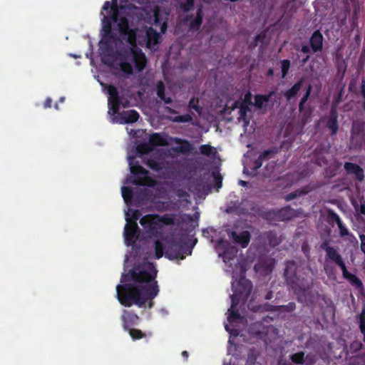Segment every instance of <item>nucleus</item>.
Instances as JSON below:
<instances>
[{
    "label": "nucleus",
    "instance_id": "37",
    "mask_svg": "<svg viewBox=\"0 0 365 365\" xmlns=\"http://www.w3.org/2000/svg\"><path fill=\"white\" fill-rule=\"evenodd\" d=\"M120 68L123 73L128 75H131L133 73V66L131 63L128 61H120Z\"/></svg>",
    "mask_w": 365,
    "mask_h": 365
},
{
    "label": "nucleus",
    "instance_id": "51",
    "mask_svg": "<svg viewBox=\"0 0 365 365\" xmlns=\"http://www.w3.org/2000/svg\"><path fill=\"white\" fill-rule=\"evenodd\" d=\"M225 329L227 331H228L231 335L234 336H237L239 335L238 330L235 329H230L228 324L225 325Z\"/></svg>",
    "mask_w": 365,
    "mask_h": 365
},
{
    "label": "nucleus",
    "instance_id": "57",
    "mask_svg": "<svg viewBox=\"0 0 365 365\" xmlns=\"http://www.w3.org/2000/svg\"><path fill=\"white\" fill-rule=\"evenodd\" d=\"M309 95V89L306 92L305 96L302 99V101L300 102V105H299L300 109H302V105L306 101Z\"/></svg>",
    "mask_w": 365,
    "mask_h": 365
},
{
    "label": "nucleus",
    "instance_id": "29",
    "mask_svg": "<svg viewBox=\"0 0 365 365\" xmlns=\"http://www.w3.org/2000/svg\"><path fill=\"white\" fill-rule=\"evenodd\" d=\"M168 120L173 123H190L192 121V116L189 114L176 116H168Z\"/></svg>",
    "mask_w": 365,
    "mask_h": 365
},
{
    "label": "nucleus",
    "instance_id": "46",
    "mask_svg": "<svg viewBox=\"0 0 365 365\" xmlns=\"http://www.w3.org/2000/svg\"><path fill=\"white\" fill-rule=\"evenodd\" d=\"M266 235H267V238L269 240L270 244H272L273 245H276L279 243L277 242V235L274 232L269 231L266 234Z\"/></svg>",
    "mask_w": 365,
    "mask_h": 365
},
{
    "label": "nucleus",
    "instance_id": "59",
    "mask_svg": "<svg viewBox=\"0 0 365 365\" xmlns=\"http://www.w3.org/2000/svg\"><path fill=\"white\" fill-rule=\"evenodd\" d=\"M165 111L168 113H170V114H176L178 113V111L175 110V109H173L172 108H170V107H165Z\"/></svg>",
    "mask_w": 365,
    "mask_h": 365
},
{
    "label": "nucleus",
    "instance_id": "20",
    "mask_svg": "<svg viewBox=\"0 0 365 365\" xmlns=\"http://www.w3.org/2000/svg\"><path fill=\"white\" fill-rule=\"evenodd\" d=\"M149 142L153 148L155 146H165L168 144L166 138L160 133L152 134L149 138Z\"/></svg>",
    "mask_w": 365,
    "mask_h": 365
},
{
    "label": "nucleus",
    "instance_id": "64",
    "mask_svg": "<svg viewBox=\"0 0 365 365\" xmlns=\"http://www.w3.org/2000/svg\"><path fill=\"white\" fill-rule=\"evenodd\" d=\"M363 97L365 100V81L362 83V89H361Z\"/></svg>",
    "mask_w": 365,
    "mask_h": 365
},
{
    "label": "nucleus",
    "instance_id": "28",
    "mask_svg": "<svg viewBox=\"0 0 365 365\" xmlns=\"http://www.w3.org/2000/svg\"><path fill=\"white\" fill-rule=\"evenodd\" d=\"M279 152V149L277 147H272L271 148L264 150L260 155L259 157L262 158L263 161L268 160L273 158L275 155H277Z\"/></svg>",
    "mask_w": 365,
    "mask_h": 365
},
{
    "label": "nucleus",
    "instance_id": "56",
    "mask_svg": "<svg viewBox=\"0 0 365 365\" xmlns=\"http://www.w3.org/2000/svg\"><path fill=\"white\" fill-rule=\"evenodd\" d=\"M140 212L138 210H135L133 212V218L134 220L133 222H135V220H138L140 216Z\"/></svg>",
    "mask_w": 365,
    "mask_h": 365
},
{
    "label": "nucleus",
    "instance_id": "49",
    "mask_svg": "<svg viewBox=\"0 0 365 365\" xmlns=\"http://www.w3.org/2000/svg\"><path fill=\"white\" fill-rule=\"evenodd\" d=\"M263 160L262 158L259 156L255 161L253 162L252 169L254 170H257L259 168L262 167L263 164Z\"/></svg>",
    "mask_w": 365,
    "mask_h": 365
},
{
    "label": "nucleus",
    "instance_id": "4",
    "mask_svg": "<svg viewBox=\"0 0 365 365\" xmlns=\"http://www.w3.org/2000/svg\"><path fill=\"white\" fill-rule=\"evenodd\" d=\"M129 165L130 166V173L135 176L133 181L134 185L141 186H152L154 185V180L148 176L149 172L139 165L138 162L133 164L130 158Z\"/></svg>",
    "mask_w": 365,
    "mask_h": 365
},
{
    "label": "nucleus",
    "instance_id": "55",
    "mask_svg": "<svg viewBox=\"0 0 365 365\" xmlns=\"http://www.w3.org/2000/svg\"><path fill=\"white\" fill-rule=\"evenodd\" d=\"M264 38H265L264 35H262L260 34H257L254 38V41H255V46H257L259 41H262L264 39Z\"/></svg>",
    "mask_w": 365,
    "mask_h": 365
},
{
    "label": "nucleus",
    "instance_id": "45",
    "mask_svg": "<svg viewBox=\"0 0 365 365\" xmlns=\"http://www.w3.org/2000/svg\"><path fill=\"white\" fill-rule=\"evenodd\" d=\"M349 280L356 288H358V289L362 288V283H361V280L358 277H356L355 275L352 274L351 276H349Z\"/></svg>",
    "mask_w": 365,
    "mask_h": 365
},
{
    "label": "nucleus",
    "instance_id": "62",
    "mask_svg": "<svg viewBox=\"0 0 365 365\" xmlns=\"http://www.w3.org/2000/svg\"><path fill=\"white\" fill-rule=\"evenodd\" d=\"M278 365H289V364L284 361L283 359L280 358L278 361Z\"/></svg>",
    "mask_w": 365,
    "mask_h": 365
},
{
    "label": "nucleus",
    "instance_id": "5",
    "mask_svg": "<svg viewBox=\"0 0 365 365\" xmlns=\"http://www.w3.org/2000/svg\"><path fill=\"white\" fill-rule=\"evenodd\" d=\"M116 23L120 36L126 38L127 42L130 45L135 44L136 42V32L134 29L130 28L128 19L125 16H118Z\"/></svg>",
    "mask_w": 365,
    "mask_h": 365
},
{
    "label": "nucleus",
    "instance_id": "16",
    "mask_svg": "<svg viewBox=\"0 0 365 365\" xmlns=\"http://www.w3.org/2000/svg\"><path fill=\"white\" fill-rule=\"evenodd\" d=\"M120 118V123L130 124L138 120L140 115L135 110H129L118 113Z\"/></svg>",
    "mask_w": 365,
    "mask_h": 365
},
{
    "label": "nucleus",
    "instance_id": "50",
    "mask_svg": "<svg viewBox=\"0 0 365 365\" xmlns=\"http://www.w3.org/2000/svg\"><path fill=\"white\" fill-rule=\"evenodd\" d=\"M339 266L340 267V268L342 270V272H343V275L345 278L348 279L349 278V276H351L352 274L349 273L347 269H346V267L345 266V264L343 262H340V264H339Z\"/></svg>",
    "mask_w": 365,
    "mask_h": 365
},
{
    "label": "nucleus",
    "instance_id": "2",
    "mask_svg": "<svg viewBox=\"0 0 365 365\" xmlns=\"http://www.w3.org/2000/svg\"><path fill=\"white\" fill-rule=\"evenodd\" d=\"M103 10L109 13V15L104 16L102 19V43L101 49H105L108 53L113 51V44L120 41L119 37L113 31L112 24L118 21L119 16V10L117 0L106 1L103 6ZM110 56L111 53H108Z\"/></svg>",
    "mask_w": 365,
    "mask_h": 365
},
{
    "label": "nucleus",
    "instance_id": "24",
    "mask_svg": "<svg viewBox=\"0 0 365 365\" xmlns=\"http://www.w3.org/2000/svg\"><path fill=\"white\" fill-rule=\"evenodd\" d=\"M160 35L156 30L153 28H150L147 31V42L148 45L155 46L159 43Z\"/></svg>",
    "mask_w": 365,
    "mask_h": 365
},
{
    "label": "nucleus",
    "instance_id": "53",
    "mask_svg": "<svg viewBox=\"0 0 365 365\" xmlns=\"http://www.w3.org/2000/svg\"><path fill=\"white\" fill-rule=\"evenodd\" d=\"M214 180H215V182L216 184V185L218 187H220L222 186V178L221 177V175L220 174H214Z\"/></svg>",
    "mask_w": 365,
    "mask_h": 365
},
{
    "label": "nucleus",
    "instance_id": "43",
    "mask_svg": "<svg viewBox=\"0 0 365 365\" xmlns=\"http://www.w3.org/2000/svg\"><path fill=\"white\" fill-rule=\"evenodd\" d=\"M290 62L289 60H283L281 61V68H282V77L284 78L287 75L288 70L289 68Z\"/></svg>",
    "mask_w": 365,
    "mask_h": 365
},
{
    "label": "nucleus",
    "instance_id": "44",
    "mask_svg": "<svg viewBox=\"0 0 365 365\" xmlns=\"http://www.w3.org/2000/svg\"><path fill=\"white\" fill-rule=\"evenodd\" d=\"M359 327L361 331L365 335V308L362 309L359 317Z\"/></svg>",
    "mask_w": 365,
    "mask_h": 365
},
{
    "label": "nucleus",
    "instance_id": "8",
    "mask_svg": "<svg viewBox=\"0 0 365 365\" xmlns=\"http://www.w3.org/2000/svg\"><path fill=\"white\" fill-rule=\"evenodd\" d=\"M297 211L289 206L284 207L278 210H269L265 212L263 217L267 220H277L287 221L296 216Z\"/></svg>",
    "mask_w": 365,
    "mask_h": 365
},
{
    "label": "nucleus",
    "instance_id": "36",
    "mask_svg": "<svg viewBox=\"0 0 365 365\" xmlns=\"http://www.w3.org/2000/svg\"><path fill=\"white\" fill-rule=\"evenodd\" d=\"M199 149L200 153L206 156H210L215 153L214 148L208 144L202 145Z\"/></svg>",
    "mask_w": 365,
    "mask_h": 365
},
{
    "label": "nucleus",
    "instance_id": "18",
    "mask_svg": "<svg viewBox=\"0 0 365 365\" xmlns=\"http://www.w3.org/2000/svg\"><path fill=\"white\" fill-rule=\"evenodd\" d=\"M103 51V53L104 55V59H103V62L106 63V64H108L109 62H108V59H106V57H113V56H118L120 61H127L128 57H129V54L130 53V49L129 50H125V51H117L115 52H114L113 51L112 52H110V53H111V55L110 56L108 53V51H106L105 49H102Z\"/></svg>",
    "mask_w": 365,
    "mask_h": 365
},
{
    "label": "nucleus",
    "instance_id": "26",
    "mask_svg": "<svg viewBox=\"0 0 365 365\" xmlns=\"http://www.w3.org/2000/svg\"><path fill=\"white\" fill-rule=\"evenodd\" d=\"M272 93H273L271 92L268 95L257 94L255 96V106L257 108H262V106H263V104L264 103H267V102H268L269 101Z\"/></svg>",
    "mask_w": 365,
    "mask_h": 365
},
{
    "label": "nucleus",
    "instance_id": "23",
    "mask_svg": "<svg viewBox=\"0 0 365 365\" xmlns=\"http://www.w3.org/2000/svg\"><path fill=\"white\" fill-rule=\"evenodd\" d=\"M203 20L202 6H198L197 9L196 16L193 21L190 22V27L192 30L197 31L200 29Z\"/></svg>",
    "mask_w": 365,
    "mask_h": 365
},
{
    "label": "nucleus",
    "instance_id": "32",
    "mask_svg": "<svg viewBox=\"0 0 365 365\" xmlns=\"http://www.w3.org/2000/svg\"><path fill=\"white\" fill-rule=\"evenodd\" d=\"M249 110V106L245 103L240 104L239 108L240 118L244 120L245 126L249 123V120L247 119V115Z\"/></svg>",
    "mask_w": 365,
    "mask_h": 365
},
{
    "label": "nucleus",
    "instance_id": "34",
    "mask_svg": "<svg viewBox=\"0 0 365 365\" xmlns=\"http://www.w3.org/2000/svg\"><path fill=\"white\" fill-rule=\"evenodd\" d=\"M153 150V147L148 141V143H143L137 146V150L139 153L146 154Z\"/></svg>",
    "mask_w": 365,
    "mask_h": 365
},
{
    "label": "nucleus",
    "instance_id": "35",
    "mask_svg": "<svg viewBox=\"0 0 365 365\" xmlns=\"http://www.w3.org/2000/svg\"><path fill=\"white\" fill-rule=\"evenodd\" d=\"M126 331H128L130 336L133 340H138L143 339L145 336V333H143L140 329L130 328L129 329H127Z\"/></svg>",
    "mask_w": 365,
    "mask_h": 365
},
{
    "label": "nucleus",
    "instance_id": "10",
    "mask_svg": "<svg viewBox=\"0 0 365 365\" xmlns=\"http://www.w3.org/2000/svg\"><path fill=\"white\" fill-rule=\"evenodd\" d=\"M284 275L287 283L291 284L293 292L295 294L297 292V287H294V285L297 284V265L294 261H290L286 264Z\"/></svg>",
    "mask_w": 365,
    "mask_h": 365
},
{
    "label": "nucleus",
    "instance_id": "60",
    "mask_svg": "<svg viewBox=\"0 0 365 365\" xmlns=\"http://www.w3.org/2000/svg\"><path fill=\"white\" fill-rule=\"evenodd\" d=\"M165 104H168L172 103L173 100L170 97H166L163 98V99H161Z\"/></svg>",
    "mask_w": 365,
    "mask_h": 365
},
{
    "label": "nucleus",
    "instance_id": "38",
    "mask_svg": "<svg viewBox=\"0 0 365 365\" xmlns=\"http://www.w3.org/2000/svg\"><path fill=\"white\" fill-rule=\"evenodd\" d=\"M194 4V0H185V1L180 3V8L184 12H189L193 9Z\"/></svg>",
    "mask_w": 365,
    "mask_h": 365
},
{
    "label": "nucleus",
    "instance_id": "58",
    "mask_svg": "<svg viewBox=\"0 0 365 365\" xmlns=\"http://www.w3.org/2000/svg\"><path fill=\"white\" fill-rule=\"evenodd\" d=\"M298 364H303L304 362V354L303 353H298Z\"/></svg>",
    "mask_w": 365,
    "mask_h": 365
},
{
    "label": "nucleus",
    "instance_id": "40",
    "mask_svg": "<svg viewBox=\"0 0 365 365\" xmlns=\"http://www.w3.org/2000/svg\"><path fill=\"white\" fill-rule=\"evenodd\" d=\"M165 87L162 81L157 83V95L160 99H163L165 96Z\"/></svg>",
    "mask_w": 365,
    "mask_h": 365
},
{
    "label": "nucleus",
    "instance_id": "27",
    "mask_svg": "<svg viewBox=\"0 0 365 365\" xmlns=\"http://www.w3.org/2000/svg\"><path fill=\"white\" fill-rule=\"evenodd\" d=\"M325 250L327 252V257L334 261L338 265L340 264V262H343L340 255L338 254V252L336 251L335 249L331 247L327 246L325 247Z\"/></svg>",
    "mask_w": 365,
    "mask_h": 365
},
{
    "label": "nucleus",
    "instance_id": "9",
    "mask_svg": "<svg viewBox=\"0 0 365 365\" xmlns=\"http://www.w3.org/2000/svg\"><path fill=\"white\" fill-rule=\"evenodd\" d=\"M130 51L133 56V61L136 69L138 71H142L145 68L147 63L145 54L140 48L136 46V43L131 45Z\"/></svg>",
    "mask_w": 365,
    "mask_h": 365
},
{
    "label": "nucleus",
    "instance_id": "47",
    "mask_svg": "<svg viewBox=\"0 0 365 365\" xmlns=\"http://www.w3.org/2000/svg\"><path fill=\"white\" fill-rule=\"evenodd\" d=\"M329 128L331 130L332 134H335L338 130V125L336 118H331L328 124Z\"/></svg>",
    "mask_w": 365,
    "mask_h": 365
},
{
    "label": "nucleus",
    "instance_id": "21",
    "mask_svg": "<svg viewBox=\"0 0 365 365\" xmlns=\"http://www.w3.org/2000/svg\"><path fill=\"white\" fill-rule=\"evenodd\" d=\"M310 43L314 51L321 50L323 43L322 35L319 31H315L310 39Z\"/></svg>",
    "mask_w": 365,
    "mask_h": 365
},
{
    "label": "nucleus",
    "instance_id": "1",
    "mask_svg": "<svg viewBox=\"0 0 365 365\" xmlns=\"http://www.w3.org/2000/svg\"><path fill=\"white\" fill-rule=\"evenodd\" d=\"M157 270L153 263H143L135 265L120 277L121 284L116 286L117 299L120 304L130 307L133 304L140 308L151 309L153 299L159 293V287L155 280Z\"/></svg>",
    "mask_w": 365,
    "mask_h": 365
},
{
    "label": "nucleus",
    "instance_id": "25",
    "mask_svg": "<svg viewBox=\"0 0 365 365\" xmlns=\"http://www.w3.org/2000/svg\"><path fill=\"white\" fill-rule=\"evenodd\" d=\"M155 215L157 220L162 225H173L175 224V215L173 214H165L164 215L155 214Z\"/></svg>",
    "mask_w": 365,
    "mask_h": 365
},
{
    "label": "nucleus",
    "instance_id": "39",
    "mask_svg": "<svg viewBox=\"0 0 365 365\" xmlns=\"http://www.w3.org/2000/svg\"><path fill=\"white\" fill-rule=\"evenodd\" d=\"M188 107L190 108L194 109L197 113H200L202 108L199 106V101L198 99H195V98L192 97L190 98V100L188 102Z\"/></svg>",
    "mask_w": 365,
    "mask_h": 365
},
{
    "label": "nucleus",
    "instance_id": "12",
    "mask_svg": "<svg viewBox=\"0 0 365 365\" xmlns=\"http://www.w3.org/2000/svg\"><path fill=\"white\" fill-rule=\"evenodd\" d=\"M184 250V246L178 242L171 241L169 245L168 246L165 255V257L172 259H183L184 256L182 255V250Z\"/></svg>",
    "mask_w": 365,
    "mask_h": 365
},
{
    "label": "nucleus",
    "instance_id": "41",
    "mask_svg": "<svg viewBox=\"0 0 365 365\" xmlns=\"http://www.w3.org/2000/svg\"><path fill=\"white\" fill-rule=\"evenodd\" d=\"M297 96V83H295L290 89L287 90L284 93V96L287 100H290L291 98L295 97Z\"/></svg>",
    "mask_w": 365,
    "mask_h": 365
},
{
    "label": "nucleus",
    "instance_id": "11",
    "mask_svg": "<svg viewBox=\"0 0 365 365\" xmlns=\"http://www.w3.org/2000/svg\"><path fill=\"white\" fill-rule=\"evenodd\" d=\"M227 235L233 242L239 245L242 248H246L250 242L251 235L249 231L245 230L240 233L236 231L227 232Z\"/></svg>",
    "mask_w": 365,
    "mask_h": 365
},
{
    "label": "nucleus",
    "instance_id": "6",
    "mask_svg": "<svg viewBox=\"0 0 365 365\" xmlns=\"http://www.w3.org/2000/svg\"><path fill=\"white\" fill-rule=\"evenodd\" d=\"M232 287L234 288V293L232 294H236V300L240 301V299H242L246 301L251 294L252 283L250 279L241 277L237 281L235 287L234 283H232Z\"/></svg>",
    "mask_w": 365,
    "mask_h": 365
},
{
    "label": "nucleus",
    "instance_id": "22",
    "mask_svg": "<svg viewBox=\"0 0 365 365\" xmlns=\"http://www.w3.org/2000/svg\"><path fill=\"white\" fill-rule=\"evenodd\" d=\"M344 168L349 173H354L356 177L361 180L364 178V172L363 170L356 164L351 163H346L344 165Z\"/></svg>",
    "mask_w": 365,
    "mask_h": 365
},
{
    "label": "nucleus",
    "instance_id": "13",
    "mask_svg": "<svg viewBox=\"0 0 365 365\" xmlns=\"http://www.w3.org/2000/svg\"><path fill=\"white\" fill-rule=\"evenodd\" d=\"M139 227L136 222H128L124 227V237L128 245H133L136 239Z\"/></svg>",
    "mask_w": 365,
    "mask_h": 365
},
{
    "label": "nucleus",
    "instance_id": "48",
    "mask_svg": "<svg viewBox=\"0 0 365 365\" xmlns=\"http://www.w3.org/2000/svg\"><path fill=\"white\" fill-rule=\"evenodd\" d=\"M147 164L152 170L158 171L161 169L160 163L155 160H148Z\"/></svg>",
    "mask_w": 365,
    "mask_h": 365
},
{
    "label": "nucleus",
    "instance_id": "31",
    "mask_svg": "<svg viewBox=\"0 0 365 365\" xmlns=\"http://www.w3.org/2000/svg\"><path fill=\"white\" fill-rule=\"evenodd\" d=\"M154 249L155 258L159 259L163 256L165 249L163 242L159 240V238H157V240L155 241Z\"/></svg>",
    "mask_w": 365,
    "mask_h": 365
},
{
    "label": "nucleus",
    "instance_id": "33",
    "mask_svg": "<svg viewBox=\"0 0 365 365\" xmlns=\"http://www.w3.org/2000/svg\"><path fill=\"white\" fill-rule=\"evenodd\" d=\"M122 196L125 203L128 204L132 201L133 191L131 187L123 186L121 188Z\"/></svg>",
    "mask_w": 365,
    "mask_h": 365
},
{
    "label": "nucleus",
    "instance_id": "19",
    "mask_svg": "<svg viewBox=\"0 0 365 365\" xmlns=\"http://www.w3.org/2000/svg\"><path fill=\"white\" fill-rule=\"evenodd\" d=\"M175 142L176 143L180 144V145L178 146L175 149V150L178 153L185 154V153H188L191 152L193 149L192 145L190 143V142H189L187 140H183V139L179 138H176L175 139Z\"/></svg>",
    "mask_w": 365,
    "mask_h": 365
},
{
    "label": "nucleus",
    "instance_id": "17",
    "mask_svg": "<svg viewBox=\"0 0 365 365\" xmlns=\"http://www.w3.org/2000/svg\"><path fill=\"white\" fill-rule=\"evenodd\" d=\"M231 298V307L228 309L229 315L227 317V320L230 323H232L237 319L241 318V316L237 310L235 309V307L238 304L239 301L236 300V294H232L230 296Z\"/></svg>",
    "mask_w": 365,
    "mask_h": 365
},
{
    "label": "nucleus",
    "instance_id": "7",
    "mask_svg": "<svg viewBox=\"0 0 365 365\" xmlns=\"http://www.w3.org/2000/svg\"><path fill=\"white\" fill-rule=\"evenodd\" d=\"M107 93L109 96L108 99V113L115 115L118 113L121 105V98L119 92L113 85L107 86Z\"/></svg>",
    "mask_w": 365,
    "mask_h": 365
},
{
    "label": "nucleus",
    "instance_id": "15",
    "mask_svg": "<svg viewBox=\"0 0 365 365\" xmlns=\"http://www.w3.org/2000/svg\"><path fill=\"white\" fill-rule=\"evenodd\" d=\"M121 320L123 322V327L124 330L131 328V327L137 325L139 321V317L134 312L123 310Z\"/></svg>",
    "mask_w": 365,
    "mask_h": 365
},
{
    "label": "nucleus",
    "instance_id": "14",
    "mask_svg": "<svg viewBox=\"0 0 365 365\" xmlns=\"http://www.w3.org/2000/svg\"><path fill=\"white\" fill-rule=\"evenodd\" d=\"M168 13L163 15L161 10L158 7H156L154 10L153 24L156 28L159 27L160 32L163 34L166 31L168 28Z\"/></svg>",
    "mask_w": 365,
    "mask_h": 365
},
{
    "label": "nucleus",
    "instance_id": "42",
    "mask_svg": "<svg viewBox=\"0 0 365 365\" xmlns=\"http://www.w3.org/2000/svg\"><path fill=\"white\" fill-rule=\"evenodd\" d=\"M336 222L338 225V227L340 230V234L342 236L347 235H348V230L347 229L342 225V222L338 215L335 217Z\"/></svg>",
    "mask_w": 365,
    "mask_h": 365
},
{
    "label": "nucleus",
    "instance_id": "3",
    "mask_svg": "<svg viewBox=\"0 0 365 365\" xmlns=\"http://www.w3.org/2000/svg\"><path fill=\"white\" fill-rule=\"evenodd\" d=\"M155 214H149L142 217L140 225L149 237L162 238L163 235V225L156 219Z\"/></svg>",
    "mask_w": 365,
    "mask_h": 365
},
{
    "label": "nucleus",
    "instance_id": "61",
    "mask_svg": "<svg viewBox=\"0 0 365 365\" xmlns=\"http://www.w3.org/2000/svg\"><path fill=\"white\" fill-rule=\"evenodd\" d=\"M290 359L294 364H297V353L290 355Z\"/></svg>",
    "mask_w": 365,
    "mask_h": 365
},
{
    "label": "nucleus",
    "instance_id": "54",
    "mask_svg": "<svg viewBox=\"0 0 365 365\" xmlns=\"http://www.w3.org/2000/svg\"><path fill=\"white\" fill-rule=\"evenodd\" d=\"M52 99L49 97L46 98L45 101L43 102V108H50L52 106Z\"/></svg>",
    "mask_w": 365,
    "mask_h": 365
},
{
    "label": "nucleus",
    "instance_id": "30",
    "mask_svg": "<svg viewBox=\"0 0 365 365\" xmlns=\"http://www.w3.org/2000/svg\"><path fill=\"white\" fill-rule=\"evenodd\" d=\"M237 250L232 248L225 249L222 254H220V257H222L225 262H228L235 257Z\"/></svg>",
    "mask_w": 365,
    "mask_h": 365
},
{
    "label": "nucleus",
    "instance_id": "52",
    "mask_svg": "<svg viewBox=\"0 0 365 365\" xmlns=\"http://www.w3.org/2000/svg\"><path fill=\"white\" fill-rule=\"evenodd\" d=\"M296 197H297V190L293 191L288 195H286L284 197V199L285 200V201L288 202V201L295 199Z\"/></svg>",
    "mask_w": 365,
    "mask_h": 365
},
{
    "label": "nucleus",
    "instance_id": "63",
    "mask_svg": "<svg viewBox=\"0 0 365 365\" xmlns=\"http://www.w3.org/2000/svg\"><path fill=\"white\" fill-rule=\"evenodd\" d=\"M267 74L268 76H270V77L273 76H274V69L272 68H269Z\"/></svg>",
    "mask_w": 365,
    "mask_h": 365
}]
</instances>
